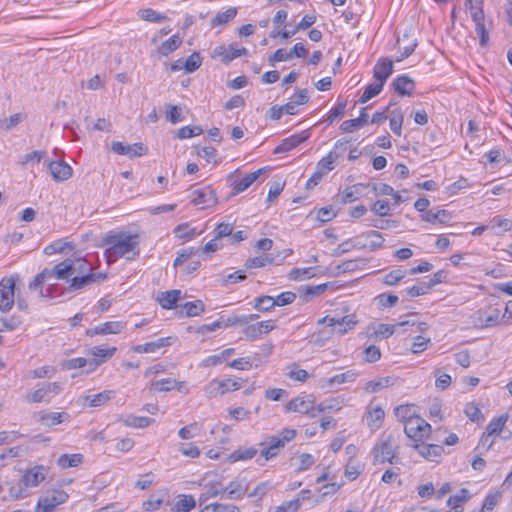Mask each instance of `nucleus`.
<instances>
[{
    "label": "nucleus",
    "mask_w": 512,
    "mask_h": 512,
    "mask_svg": "<svg viewBox=\"0 0 512 512\" xmlns=\"http://www.w3.org/2000/svg\"><path fill=\"white\" fill-rule=\"evenodd\" d=\"M316 274L313 272V268H294L289 272L288 278L290 280H301L305 278H312Z\"/></svg>",
    "instance_id": "13d9d810"
},
{
    "label": "nucleus",
    "mask_w": 512,
    "mask_h": 512,
    "mask_svg": "<svg viewBox=\"0 0 512 512\" xmlns=\"http://www.w3.org/2000/svg\"><path fill=\"white\" fill-rule=\"evenodd\" d=\"M393 86L400 95H411L415 88L414 81L407 76L397 77L393 81Z\"/></svg>",
    "instance_id": "c85d7f7f"
},
{
    "label": "nucleus",
    "mask_w": 512,
    "mask_h": 512,
    "mask_svg": "<svg viewBox=\"0 0 512 512\" xmlns=\"http://www.w3.org/2000/svg\"><path fill=\"white\" fill-rule=\"evenodd\" d=\"M138 16L147 22L158 23L167 20V16L156 12L151 8H142L138 11Z\"/></svg>",
    "instance_id": "c03bdc74"
},
{
    "label": "nucleus",
    "mask_w": 512,
    "mask_h": 512,
    "mask_svg": "<svg viewBox=\"0 0 512 512\" xmlns=\"http://www.w3.org/2000/svg\"><path fill=\"white\" fill-rule=\"evenodd\" d=\"M361 474V465L354 459H350L346 465L345 476L350 480H356Z\"/></svg>",
    "instance_id": "69168bd1"
},
{
    "label": "nucleus",
    "mask_w": 512,
    "mask_h": 512,
    "mask_svg": "<svg viewBox=\"0 0 512 512\" xmlns=\"http://www.w3.org/2000/svg\"><path fill=\"white\" fill-rule=\"evenodd\" d=\"M111 150L118 155L128 156L130 159L146 155L148 152V148L143 143L125 144L120 141H113Z\"/></svg>",
    "instance_id": "f8f14e48"
},
{
    "label": "nucleus",
    "mask_w": 512,
    "mask_h": 512,
    "mask_svg": "<svg viewBox=\"0 0 512 512\" xmlns=\"http://www.w3.org/2000/svg\"><path fill=\"white\" fill-rule=\"evenodd\" d=\"M116 351V347L111 348H102V347H93L91 349V355L95 357L93 364V368L100 365L102 362H104L105 359L110 358L113 356V354Z\"/></svg>",
    "instance_id": "2f4dec72"
},
{
    "label": "nucleus",
    "mask_w": 512,
    "mask_h": 512,
    "mask_svg": "<svg viewBox=\"0 0 512 512\" xmlns=\"http://www.w3.org/2000/svg\"><path fill=\"white\" fill-rule=\"evenodd\" d=\"M275 306V298L271 296L265 295L255 299L254 307L259 311L267 312Z\"/></svg>",
    "instance_id": "4d7b16f0"
},
{
    "label": "nucleus",
    "mask_w": 512,
    "mask_h": 512,
    "mask_svg": "<svg viewBox=\"0 0 512 512\" xmlns=\"http://www.w3.org/2000/svg\"><path fill=\"white\" fill-rule=\"evenodd\" d=\"M352 249H358V240H356V237L354 239H348L340 243L334 250L333 255L340 256L344 253L351 251Z\"/></svg>",
    "instance_id": "0e129e2a"
},
{
    "label": "nucleus",
    "mask_w": 512,
    "mask_h": 512,
    "mask_svg": "<svg viewBox=\"0 0 512 512\" xmlns=\"http://www.w3.org/2000/svg\"><path fill=\"white\" fill-rule=\"evenodd\" d=\"M68 499V494L63 490H51L39 499L36 512H53L54 509Z\"/></svg>",
    "instance_id": "1a4fd4ad"
},
{
    "label": "nucleus",
    "mask_w": 512,
    "mask_h": 512,
    "mask_svg": "<svg viewBox=\"0 0 512 512\" xmlns=\"http://www.w3.org/2000/svg\"><path fill=\"white\" fill-rule=\"evenodd\" d=\"M202 63L200 54L197 52L192 53L183 63L184 69L188 73L196 71Z\"/></svg>",
    "instance_id": "052dcab7"
},
{
    "label": "nucleus",
    "mask_w": 512,
    "mask_h": 512,
    "mask_svg": "<svg viewBox=\"0 0 512 512\" xmlns=\"http://www.w3.org/2000/svg\"><path fill=\"white\" fill-rule=\"evenodd\" d=\"M173 232L175 237L187 241L193 239L196 235L200 234V232H197L195 228L190 227L188 223L179 224L174 228Z\"/></svg>",
    "instance_id": "a19ab883"
},
{
    "label": "nucleus",
    "mask_w": 512,
    "mask_h": 512,
    "mask_svg": "<svg viewBox=\"0 0 512 512\" xmlns=\"http://www.w3.org/2000/svg\"><path fill=\"white\" fill-rule=\"evenodd\" d=\"M367 123H368V114L365 112V109H364L358 118L345 120L344 122H342L340 129L343 132H352L355 129L363 127Z\"/></svg>",
    "instance_id": "c756f323"
},
{
    "label": "nucleus",
    "mask_w": 512,
    "mask_h": 512,
    "mask_svg": "<svg viewBox=\"0 0 512 512\" xmlns=\"http://www.w3.org/2000/svg\"><path fill=\"white\" fill-rule=\"evenodd\" d=\"M275 258L270 255L257 256L254 258H249L245 262L246 268H261L268 264H272Z\"/></svg>",
    "instance_id": "603ef678"
},
{
    "label": "nucleus",
    "mask_w": 512,
    "mask_h": 512,
    "mask_svg": "<svg viewBox=\"0 0 512 512\" xmlns=\"http://www.w3.org/2000/svg\"><path fill=\"white\" fill-rule=\"evenodd\" d=\"M46 156V152L43 150H35L30 153L25 154L19 164L21 167H27L29 164L32 163H39L41 162Z\"/></svg>",
    "instance_id": "8fccbe9b"
},
{
    "label": "nucleus",
    "mask_w": 512,
    "mask_h": 512,
    "mask_svg": "<svg viewBox=\"0 0 512 512\" xmlns=\"http://www.w3.org/2000/svg\"><path fill=\"white\" fill-rule=\"evenodd\" d=\"M196 506L195 499L192 495H178L175 502L176 512H190Z\"/></svg>",
    "instance_id": "473e14b6"
},
{
    "label": "nucleus",
    "mask_w": 512,
    "mask_h": 512,
    "mask_svg": "<svg viewBox=\"0 0 512 512\" xmlns=\"http://www.w3.org/2000/svg\"><path fill=\"white\" fill-rule=\"evenodd\" d=\"M358 249L374 251L383 245L384 238L381 233L371 230L356 237Z\"/></svg>",
    "instance_id": "4468645a"
},
{
    "label": "nucleus",
    "mask_w": 512,
    "mask_h": 512,
    "mask_svg": "<svg viewBox=\"0 0 512 512\" xmlns=\"http://www.w3.org/2000/svg\"><path fill=\"white\" fill-rule=\"evenodd\" d=\"M382 88H383V84L379 83V82L369 84L366 87V89L363 92V94L361 95V97L359 99V102L360 103L368 102L371 98H373L376 95H378L381 92Z\"/></svg>",
    "instance_id": "5fc2aeb1"
},
{
    "label": "nucleus",
    "mask_w": 512,
    "mask_h": 512,
    "mask_svg": "<svg viewBox=\"0 0 512 512\" xmlns=\"http://www.w3.org/2000/svg\"><path fill=\"white\" fill-rule=\"evenodd\" d=\"M237 15V9L235 7H230L224 12H219L217 15L211 20V26H222L226 25L230 21H232Z\"/></svg>",
    "instance_id": "72a5a7b5"
},
{
    "label": "nucleus",
    "mask_w": 512,
    "mask_h": 512,
    "mask_svg": "<svg viewBox=\"0 0 512 512\" xmlns=\"http://www.w3.org/2000/svg\"><path fill=\"white\" fill-rule=\"evenodd\" d=\"M339 154L334 150H332L331 152H329V154L325 157H323L319 162H318V168L319 170L318 171H323V172H327V171H331L334 169V163L335 161L339 158Z\"/></svg>",
    "instance_id": "3c124183"
},
{
    "label": "nucleus",
    "mask_w": 512,
    "mask_h": 512,
    "mask_svg": "<svg viewBox=\"0 0 512 512\" xmlns=\"http://www.w3.org/2000/svg\"><path fill=\"white\" fill-rule=\"evenodd\" d=\"M393 384V378L381 377L378 379L371 380L366 383L364 390L368 393L378 392L384 388H387Z\"/></svg>",
    "instance_id": "c9c22d12"
},
{
    "label": "nucleus",
    "mask_w": 512,
    "mask_h": 512,
    "mask_svg": "<svg viewBox=\"0 0 512 512\" xmlns=\"http://www.w3.org/2000/svg\"><path fill=\"white\" fill-rule=\"evenodd\" d=\"M113 395H114L113 391L105 390L96 395L82 396L81 399L84 402H89L90 407H99V406L106 404L108 401H110L112 399Z\"/></svg>",
    "instance_id": "bb28decb"
},
{
    "label": "nucleus",
    "mask_w": 512,
    "mask_h": 512,
    "mask_svg": "<svg viewBox=\"0 0 512 512\" xmlns=\"http://www.w3.org/2000/svg\"><path fill=\"white\" fill-rule=\"evenodd\" d=\"M450 218V213L446 210H438L436 212L430 210L422 215V220L430 223L439 221L440 223H446Z\"/></svg>",
    "instance_id": "a18cd8bd"
},
{
    "label": "nucleus",
    "mask_w": 512,
    "mask_h": 512,
    "mask_svg": "<svg viewBox=\"0 0 512 512\" xmlns=\"http://www.w3.org/2000/svg\"><path fill=\"white\" fill-rule=\"evenodd\" d=\"M417 449L419 454L430 461H436V459L441 456L443 451L442 446L435 444L417 446Z\"/></svg>",
    "instance_id": "f704fd0d"
},
{
    "label": "nucleus",
    "mask_w": 512,
    "mask_h": 512,
    "mask_svg": "<svg viewBox=\"0 0 512 512\" xmlns=\"http://www.w3.org/2000/svg\"><path fill=\"white\" fill-rule=\"evenodd\" d=\"M187 317H195L205 311V304L201 300L186 302L183 306Z\"/></svg>",
    "instance_id": "09e8293b"
},
{
    "label": "nucleus",
    "mask_w": 512,
    "mask_h": 512,
    "mask_svg": "<svg viewBox=\"0 0 512 512\" xmlns=\"http://www.w3.org/2000/svg\"><path fill=\"white\" fill-rule=\"evenodd\" d=\"M356 323L357 321L352 315L344 316L341 318L326 316L318 320V324H326L332 328V332H335L339 335L346 334L349 330L354 328Z\"/></svg>",
    "instance_id": "9b49d317"
},
{
    "label": "nucleus",
    "mask_w": 512,
    "mask_h": 512,
    "mask_svg": "<svg viewBox=\"0 0 512 512\" xmlns=\"http://www.w3.org/2000/svg\"><path fill=\"white\" fill-rule=\"evenodd\" d=\"M26 119V115L23 113H16L8 118L0 120V128L4 131H10L15 128L18 124Z\"/></svg>",
    "instance_id": "49530a36"
},
{
    "label": "nucleus",
    "mask_w": 512,
    "mask_h": 512,
    "mask_svg": "<svg viewBox=\"0 0 512 512\" xmlns=\"http://www.w3.org/2000/svg\"><path fill=\"white\" fill-rule=\"evenodd\" d=\"M374 459L378 463L389 462L390 464L398 463V441L394 435L390 434L381 439V441L373 449Z\"/></svg>",
    "instance_id": "20e7f679"
},
{
    "label": "nucleus",
    "mask_w": 512,
    "mask_h": 512,
    "mask_svg": "<svg viewBox=\"0 0 512 512\" xmlns=\"http://www.w3.org/2000/svg\"><path fill=\"white\" fill-rule=\"evenodd\" d=\"M340 487L341 486L336 482H327L320 488H315L313 494V503H318L326 496L335 494L340 489Z\"/></svg>",
    "instance_id": "cd10ccee"
},
{
    "label": "nucleus",
    "mask_w": 512,
    "mask_h": 512,
    "mask_svg": "<svg viewBox=\"0 0 512 512\" xmlns=\"http://www.w3.org/2000/svg\"><path fill=\"white\" fill-rule=\"evenodd\" d=\"M309 137L307 132L301 134L292 135L282 140V142L274 149V154L286 153L297 147L299 144L306 141Z\"/></svg>",
    "instance_id": "6ab92c4d"
},
{
    "label": "nucleus",
    "mask_w": 512,
    "mask_h": 512,
    "mask_svg": "<svg viewBox=\"0 0 512 512\" xmlns=\"http://www.w3.org/2000/svg\"><path fill=\"white\" fill-rule=\"evenodd\" d=\"M33 418L41 425L50 427L67 421L69 415L64 412L39 411L33 415Z\"/></svg>",
    "instance_id": "f3484780"
},
{
    "label": "nucleus",
    "mask_w": 512,
    "mask_h": 512,
    "mask_svg": "<svg viewBox=\"0 0 512 512\" xmlns=\"http://www.w3.org/2000/svg\"><path fill=\"white\" fill-rule=\"evenodd\" d=\"M312 399L310 396L296 397L291 399L286 405V412L303 413L310 412L312 408Z\"/></svg>",
    "instance_id": "aec40b11"
},
{
    "label": "nucleus",
    "mask_w": 512,
    "mask_h": 512,
    "mask_svg": "<svg viewBox=\"0 0 512 512\" xmlns=\"http://www.w3.org/2000/svg\"><path fill=\"white\" fill-rule=\"evenodd\" d=\"M385 412L380 406L371 407L368 411L367 421L372 429H378L384 419Z\"/></svg>",
    "instance_id": "7c9ffc66"
},
{
    "label": "nucleus",
    "mask_w": 512,
    "mask_h": 512,
    "mask_svg": "<svg viewBox=\"0 0 512 512\" xmlns=\"http://www.w3.org/2000/svg\"><path fill=\"white\" fill-rule=\"evenodd\" d=\"M300 507V499L295 498L289 501L283 502L277 506L273 512H296Z\"/></svg>",
    "instance_id": "774afa93"
},
{
    "label": "nucleus",
    "mask_w": 512,
    "mask_h": 512,
    "mask_svg": "<svg viewBox=\"0 0 512 512\" xmlns=\"http://www.w3.org/2000/svg\"><path fill=\"white\" fill-rule=\"evenodd\" d=\"M201 512H240L235 505H227L221 503H211L206 505Z\"/></svg>",
    "instance_id": "6e6d98bb"
},
{
    "label": "nucleus",
    "mask_w": 512,
    "mask_h": 512,
    "mask_svg": "<svg viewBox=\"0 0 512 512\" xmlns=\"http://www.w3.org/2000/svg\"><path fill=\"white\" fill-rule=\"evenodd\" d=\"M358 374L355 371L349 370L345 373L335 375L326 380L328 387H333L335 384H343L347 382H354Z\"/></svg>",
    "instance_id": "37998d69"
},
{
    "label": "nucleus",
    "mask_w": 512,
    "mask_h": 512,
    "mask_svg": "<svg viewBox=\"0 0 512 512\" xmlns=\"http://www.w3.org/2000/svg\"><path fill=\"white\" fill-rule=\"evenodd\" d=\"M464 413L473 422H480L484 419L481 410L474 403H467L464 408Z\"/></svg>",
    "instance_id": "680f3d73"
},
{
    "label": "nucleus",
    "mask_w": 512,
    "mask_h": 512,
    "mask_svg": "<svg viewBox=\"0 0 512 512\" xmlns=\"http://www.w3.org/2000/svg\"><path fill=\"white\" fill-rule=\"evenodd\" d=\"M393 72V63L388 59H380L374 67V77L377 82L384 83Z\"/></svg>",
    "instance_id": "5701e85b"
},
{
    "label": "nucleus",
    "mask_w": 512,
    "mask_h": 512,
    "mask_svg": "<svg viewBox=\"0 0 512 512\" xmlns=\"http://www.w3.org/2000/svg\"><path fill=\"white\" fill-rule=\"evenodd\" d=\"M9 484V494L13 499H22L27 497L29 487L37 486L39 482H6Z\"/></svg>",
    "instance_id": "b1692460"
},
{
    "label": "nucleus",
    "mask_w": 512,
    "mask_h": 512,
    "mask_svg": "<svg viewBox=\"0 0 512 512\" xmlns=\"http://www.w3.org/2000/svg\"><path fill=\"white\" fill-rule=\"evenodd\" d=\"M48 171L56 182H64L72 177L73 169L70 165L62 160L47 162Z\"/></svg>",
    "instance_id": "ddd939ff"
},
{
    "label": "nucleus",
    "mask_w": 512,
    "mask_h": 512,
    "mask_svg": "<svg viewBox=\"0 0 512 512\" xmlns=\"http://www.w3.org/2000/svg\"><path fill=\"white\" fill-rule=\"evenodd\" d=\"M501 496H502V494L500 491H494V492L489 493L483 502L481 510L483 512H491L494 509V507L497 505Z\"/></svg>",
    "instance_id": "bf43d9fd"
},
{
    "label": "nucleus",
    "mask_w": 512,
    "mask_h": 512,
    "mask_svg": "<svg viewBox=\"0 0 512 512\" xmlns=\"http://www.w3.org/2000/svg\"><path fill=\"white\" fill-rule=\"evenodd\" d=\"M126 326L127 323L124 321H108L88 329L86 334L91 337L95 335L119 334Z\"/></svg>",
    "instance_id": "dca6fc26"
},
{
    "label": "nucleus",
    "mask_w": 512,
    "mask_h": 512,
    "mask_svg": "<svg viewBox=\"0 0 512 512\" xmlns=\"http://www.w3.org/2000/svg\"><path fill=\"white\" fill-rule=\"evenodd\" d=\"M430 430V424H428L419 416L408 419L404 425L405 434L414 440H422L423 438L427 437Z\"/></svg>",
    "instance_id": "9d476101"
},
{
    "label": "nucleus",
    "mask_w": 512,
    "mask_h": 512,
    "mask_svg": "<svg viewBox=\"0 0 512 512\" xmlns=\"http://www.w3.org/2000/svg\"><path fill=\"white\" fill-rule=\"evenodd\" d=\"M241 384L232 379H225L222 381L213 380L205 388L209 397H214L217 394L223 395L229 391H236L240 389Z\"/></svg>",
    "instance_id": "2eb2a0df"
},
{
    "label": "nucleus",
    "mask_w": 512,
    "mask_h": 512,
    "mask_svg": "<svg viewBox=\"0 0 512 512\" xmlns=\"http://www.w3.org/2000/svg\"><path fill=\"white\" fill-rule=\"evenodd\" d=\"M470 10L471 17L475 22V32L479 37V43L482 47H485L489 42V30L491 28V22H485L484 12L481 7H474L471 5Z\"/></svg>",
    "instance_id": "6e6552de"
},
{
    "label": "nucleus",
    "mask_w": 512,
    "mask_h": 512,
    "mask_svg": "<svg viewBox=\"0 0 512 512\" xmlns=\"http://www.w3.org/2000/svg\"><path fill=\"white\" fill-rule=\"evenodd\" d=\"M365 187L366 186L364 184H356V185H352V186L345 188L343 191V195H342L343 202L344 203H352V202L358 200L362 196V190Z\"/></svg>",
    "instance_id": "e433bc0d"
},
{
    "label": "nucleus",
    "mask_w": 512,
    "mask_h": 512,
    "mask_svg": "<svg viewBox=\"0 0 512 512\" xmlns=\"http://www.w3.org/2000/svg\"><path fill=\"white\" fill-rule=\"evenodd\" d=\"M296 436V431L294 429H283L280 435H272L267 436L261 443L262 450L260 455L265 460H269L271 458L276 457L280 450L285 447V445L294 439Z\"/></svg>",
    "instance_id": "7ed1b4c3"
},
{
    "label": "nucleus",
    "mask_w": 512,
    "mask_h": 512,
    "mask_svg": "<svg viewBox=\"0 0 512 512\" xmlns=\"http://www.w3.org/2000/svg\"><path fill=\"white\" fill-rule=\"evenodd\" d=\"M103 242L108 246L104 254L109 264L122 257L134 260L140 254L138 235L111 232L104 237Z\"/></svg>",
    "instance_id": "f03ea898"
},
{
    "label": "nucleus",
    "mask_w": 512,
    "mask_h": 512,
    "mask_svg": "<svg viewBox=\"0 0 512 512\" xmlns=\"http://www.w3.org/2000/svg\"><path fill=\"white\" fill-rule=\"evenodd\" d=\"M181 44L182 38L178 35H173L159 46V53L163 56H168L170 53L178 49Z\"/></svg>",
    "instance_id": "4c0bfd02"
},
{
    "label": "nucleus",
    "mask_w": 512,
    "mask_h": 512,
    "mask_svg": "<svg viewBox=\"0 0 512 512\" xmlns=\"http://www.w3.org/2000/svg\"><path fill=\"white\" fill-rule=\"evenodd\" d=\"M105 278L106 275L102 273H88L82 276H80L79 274H75L72 277L68 290H80L92 283L101 282Z\"/></svg>",
    "instance_id": "a211bd4d"
},
{
    "label": "nucleus",
    "mask_w": 512,
    "mask_h": 512,
    "mask_svg": "<svg viewBox=\"0 0 512 512\" xmlns=\"http://www.w3.org/2000/svg\"><path fill=\"white\" fill-rule=\"evenodd\" d=\"M46 476L47 469L44 466H36L25 474L24 480H45Z\"/></svg>",
    "instance_id": "338daca9"
},
{
    "label": "nucleus",
    "mask_w": 512,
    "mask_h": 512,
    "mask_svg": "<svg viewBox=\"0 0 512 512\" xmlns=\"http://www.w3.org/2000/svg\"><path fill=\"white\" fill-rule=\"evenodd\" d=\"M194 194L195 197L192 199V203L200 209L214 206L217 203L215 192L212 190H209L208 192L197 190Z\"/></svg>",
    "instance_id": "4be33fe9"
},
{
    "label": "nucleus",
    "mask_w": 512,
    "mask_h": 512,
    "mask_svg": "<svg viewBox=\"0 0 512 512\" xmlns=\"http://www.w3.org/2000/svg\"><path fill=\"white\" fill-rule=\"evenodd\" d=\"M126 427L146 428L154 423V419L144 416L126 415L119 419Z\"/></svg>",
    "instance_id": "a878e982"
},
{
    "label": "nucleus",
    "mask_w": 512,
    "mask_h": 512,
    "mask_svg": "<svg viewBox=\"0 0 512 512\" xmlns=\"http://www.w3.org/2000/svg\"><path fill=\"white\" fill-rule=\"evenodd\" d=\"M62 385L59 382H46L39 385V387L25 395V400L29 403H49L51 399L60 394Z\"/></svg>",
    "instance_id": "39448f33"
},
{
    "label": "nucleus",
    "mask_w": 512,
    "mask_h": 512,
    "mask_svg": "<svg viewBox=\"0 0 512 512\" xmlns=\"http://www.w3.org/2000/svg\"><path fill=\"white\" fill-rule=\"evenodd\" d=\"M220 493H222L226 498L235 499V498L240 497V495L242 494V489L239 486L233 487V483H232L229 487H226L225 489L220 491L214 485H212L210 487V489L207 491L206 496L204 494L201 495L200 501L204 502L209 497H216Z\"/></svg>",
    "instance_id": "412c9836"
},
{
    "label": "nucleus",
    "mask_w": 512,
    "mask_h": 512,
    "mask_svg": "<svg viewBox=\"0 0 512 512\" xmlns=\"http://www.w3.org/2000/svg\"><path fill=\"white\" fill-rule=\"evenodd\" d=\"M212 58H219L224 63H229L235 59V53L231 49V45L228 47L220 45L214 48L211 53Z\"/></svg>",
    "instance_id": "ea45409f"
},
{
    "label": "nucleus",
    "mask_w": 512,
    "mask_h": 512,
    "mask_svg": "<svg viewBox=\"0 0 512 512\" xmlns=\"http://www.w3.org/2000/svg\"><path fill=\"white\" fill-rule=\"evenodd\" d=\"M264 172L263 168H260L254 172H251L244 176L243 178H239L240 170L236 169L232 173L228 175V182L232 187V196H235L239 193L247 190Z\"/></svg>",
    "instance_id": "423d86ee"
},
{
    "label": "nucleus",
    "mask_w": 512,
    "mask_h": 512,
    "mask_svg": "<svg viewBox=\"0 0 512 512\" xmlns=\"http://www.w3.org/2000/svg\"><path fill=\"white\" fill-rule=\"evenodd\" d=\"M18 276L5 277L0 281V311L8 312L14 305V290Z\"/></svg>",
    "instance_id": "0eeeda50"
},
{
    "label": "nucleus",
    "mask_w": 512,
    "mask_h": 512,
    "mask_svg": "<svg viewBox=\"0 0 512 512\" xmlns=\"http://www.w3.org/2000/svg\"><path fill=\"white\" fill-rule=\"evenodd\" d=\"M176 385H178V381L171 379V378L161 379V380L153 381L151 383L152 388L157 389L158 391H162V392L170 391V390L174 389V386H176Z\"/></svg>",
    "instance_id": "e2e57ef3"
},
{
    "label": "nucleus",
    "mask_w": 512,
    "mask_h": 512,
    "mask_svg": "<svg viewBox=\"0 0 512 512\" xmlns=\"http://www.w3.org/2000/svg\"><path fill=\"white\" fill-rule=\"evenodd\" d=\"M181 298V291L174 289L166 292H161L157 296V301L164 309H173L177 301Z\"/></svg>",
    "instance_id": "393cba45"
},
{
    "label": "nucleus",
    "mask_w": 512,
    "mask_h": 512,
    "mask_svg": "<svg viewBox=\"0 0 512 512\" xmlns=\"http://www.w3.org/2000/svg\"><path fill=\"white\" fill-rule=\"evenodd\" d=\"M508 420V415H501L493 418L486 427V436L498 435Z\"/></svg>",
    "instance_id": "79ce46f5"
},
{
    "label": "nucleus",
    "mask_w": 512,
    "mask_h": 512,
    "mask_svg": "<svg viewBox=\"0 0 512 512\" xmlns=\"http://www.w3.org/2000/svg\"><path fill=\"white\" fill-rule=\"evenodd\" d=\"M91 267L83 259H65L53 268H45L36 275L34 280L29 283L30 290H38L41 296H44L43 285L51 280H72L75 274H81Z\"/></svg>",
    "instance_id": "f257e3e1"
},
{
    "label": "nucleus",
    "mask_w": 512,
    "mask_h": 512,
    "mask_svg": "<svg viewBox=\"0 0 512 512\" xmlns=\"http://www.w3.org/2000/svg\"><path fill=\"white\" fill-rule=\"evenodd\" d=\"M83 461V455L82 454H63L61 455L58 460L57 464L63 468H70V467H76Z\"/></svg>",
    "instance_id": "58836bf2"
},
{
    "label": "nucleus",
    "mask_w": 512,
    "mask_h": 512,
    "mask_svg": "<svg viewBox=\"0 0 512 512\" xmlns=\"http://www.w3.org/2000/svg\"><path fill=\"white\" fill-rule=\"evenodd\" d=\"M257 449L250 448H239L230 454L229 458L232 462L252 459L257 454Z\"/></svg>",
    "instance_id": "de8ad7c7"
},
{
    "label": "nucleus",
    "mask_w": 512,
    "mask_h": 512,
    "mask_svg": "<svg viewBox=\"0 0 512 512\" xmlns=\"http://www.w3.org/2000/svg\"><path fill=\"white\" fill-rule=\"evenodd\" d=\"M470 497V493L466 489H462L459 493L450 496L447 504L455 510V512H458V508L461 507L462 503H464L466 500H468Z\"/></svg>",
    "instance_id": "864d4df0"
}]
</instances>
